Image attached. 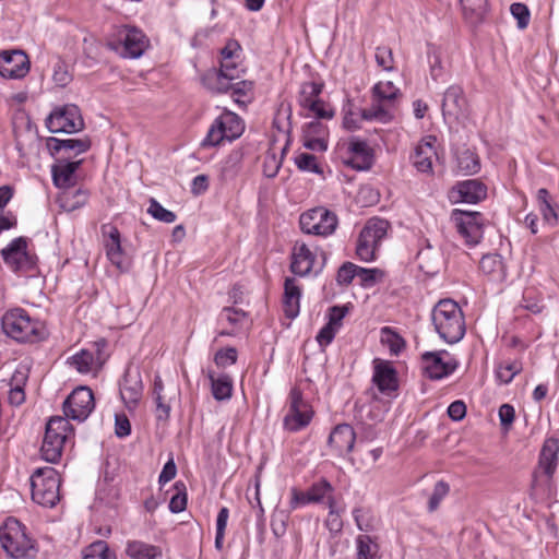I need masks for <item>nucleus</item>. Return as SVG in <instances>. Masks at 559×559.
<instances>
[{"mask_svg":"<svg viewBox=\"0 0 559 559\" xmlns=\"http://www.w3.org/2000/svg\"><path fill=\"white\" fill-rule=\"evenodd\" d=\"M431 319L439 336L449 344L461 341L465 334L464 314L452 299L440 300L432 309Z\"/></svg>","mask_w":559,"mask_h":559,"instance_id":"obj_1","label":"nucleus"},{"mask_svg":"<svg viewBox=\"0 0 559 559\" xmlns=\"http://www.w3.org/2000/svg\"><path fill=\"white\" fill-rule=\"evenodd\" d=\"M0 544L11 559H35L38 549L26 527L16 519L9 518L0 527Z\"/></svg>","mask_w":559,"mask_h":559,"instance_id":"obj_2","label":"nucleus"},{"mask_svg":"<svg viewBox=\"0 0 559 559\" xmlns=\"http://www.w3.org/2000/svg\"><path fill=\"white\" fill-rule=\"evenodd\" d=\"M1 325L9 337L20 343H35L45 338L43 324L32 319L22 308L8 310L2 317Z\"/></svg>","mask_w":559,"mask_h":559,"instance_id":"obj_3","label":"nucleus"},{"mask_svg":"<svg viewBox=\"0 0 559 559\" xmlns=\"http://www.w3.org/2000/svg\"><path fill=\"white\" fill-rule=\"evenodd\" d=\"M399 95L400 90L391 81L378 82L372 87V103L361 111V117L367 121L390 122L394 118L393 107Z\"/></svg>","mask_w":559,"mask_h":559,"instance_id":"obj_4","label":"nucleus"},{"mask_svg":"<svg viewBox=\"0 0 559 559\" xmlns=\"http://www.w3.org/2000/svg\"><path fill=\"white\" fill-rule=\"evenodd\" d=\"M32 499L34 502L52 508L59 501L60 477L52 467L37 468L31 476Z\"/></svg>","mask_w":559,"mask_h":559,"instance_id":"obj_5","label":"nucleus"},{"mask_svg":"<svg viewBox=\"0 0 559 559\" xmlns=\"http://www.w3.org/2000/svg\"><path fill=\"white\" fill-rule=\"evenodd\" d=\"M245 130L242 120L231 111H225L210 127L202 146H216L225 140L231 142L238 139Z\"/></svg>","mask_w":559,"mask_h":559,"instance_id":"obj_6","label":"nucleus"},{"mask_svg":"<svg viewBox=\"0 0 559 559\" xmlns=\"http://www.w3.org/2000/svg\"><path fill=\"white\" fill-rule=\"evenodd\" d=\"M4 264L14 273H26L35 269L36 258L28 252V238L17 237L0 251Z\"/></svg>","mask_w":559,"mask_h":559,"instance_id":"obj_7","label":"nucleus"},{"mask_svg":"<svg viewBox=\"0 0 559 559\" xmlns=\"http://www.w3.org/2000/svg\"><path fill=\"white\" fill-rule=\"evenodd\" d=\"M299 224L306 234L326 237L335 231L338 219L334 212L318 206L302 213Z\"/></svg>","mask_w":559,"mask_h":559,"instance_id":"obj_8","label":"nucleus"},{"mask_svg":"<svg viewBox=\"0 0 559 559\" xmlns=\"http://www.w3.org/2000/svg\"><path fill=\"white\" fill-rule=\"evenodd\" d=\"M288 400V408L284 416L283 426L286 430L296 432L310 424L313 411L308 402L304 400L302 392L297 388L290 390Z\"/></svg>","mask_w":559,"mask_h":559,"instance_id":"obj_9","label":"nucleus"},{"mask_svg":"<svg viewBox=\"0 0 559 559\" xmlns=\"http://www.w3.org/2000/svg\"><path fill=\"white\" fill-rule=\"evenodd\" d=\"M46 127L51 133H75L83 130L84 121L78 106L66 105L47 117Z\"/></svg>","mask_w":559,"mask_h":559,"instance_id":"obj_10","label":"nucleus"},{"mask_svg":"<svg viewBox=\"0 0 559 559\" xmlns=\"http://www.w3.org/2000/svg\"><path fill=\"white\" fill-rule=\"evenodd\" d=\"M457 233L464 238L466 245L475 246L483 238V215L479 212H468L459 209L451 214Z\"/></svg>","mask_w":559,"mask_h":559,"instance_id":"obj_11","label":"nucleus"},{"mask_svg":"<svg viewBox=\"0 0 559 559\" xmlns=\"http://www.w3.org/2000/svg\"><path fill=\"white\" fill-rule=\"evenodd\" d=\"M95 407L93 391L87 386H80L63 402L64 418L79 423L84 421Z\"/></svg>","mask_w":559,"mask_h":559,"instance_id":"obj_12","label":"nucleus"},{"mask_svg":"<svg viewBox=\"0 0 559 559\" xmlns=\"http://www.w3.org/2000/svg\"><path fill=\"white\" fill-rule=\"evenodd\" d=\"M559 440L555 437L547 438L539 452L538 465L533 474V483L537 485L540 481L548 483L558 466L559 462Z\"/></svg>","mask_w":559,"mask_h":559,"instance_id":"obj_13","label":"nucleus"},{"mask_svg":"<svg viewBox=\"0 0 559 559\" xmlns=\"http://www.w3.org/2000/svg\"><path fill=\"white\" fill-rule=\"evenodd\" d=\"M103 245L106 251V257L120 272H128L130 269V261L121 246V235L118 228L112 224H104L100 228Z\"/></svg>","mask_w":559,"mask_h":559,"instance_id":"obj_14","label":"nucleus"},{"mask_svg":"<svg viewBox=\"0 0 559 559\" xmlns=\"http://www.w3.org/2000/svg\"><path fill=\"white\" fill-rule=\"evenodd\" d=\"M321 91L322 85L314 82L302 84L299 95V105L308 109L319 119H331L334 116V111L323 100L319 99Z\"/></svg>","mask_w":559,"mask_h":559,"instance_id":"obj_15","label":"nucleus"},{"mask_svg":"<svg viewBox=\"0 0 559 559\" xmlns=\"http://www.w3.org/2000/svg\"><path fill=\"white\" fill-rule=\"evenodd\" d=\"M444 356H449L445 350L426 352L423 354V369L429 379H442L456 369L457 361L454 358L445 360Z\"/></svg>","mask_w":559,"mask_h":559,"instance_id":"obj_16","label":"nucleus"},{"mask_svg":"<svg viewBox=\"0 0 559 559\" xmlns=\"http://www.w3.org/2000/svg\"><path fill=\"white\" fill-rule=\"evenodd\" d=\"M442 115L445 120L457 121L467 115V100L460 85H451L447 88L442 99Z\"/></svg>","mask_w":559,"mask_h":559,"instance_id":"obj_17","label":"nucleus"},{"mask_svg":"<svg viewBox=\"0 0 559 559\" xmlns=\"http://www.w3.org/2000/svg\"><path fill=\"white\" fill-rule=\"evenodd\" d=\"M29 71V60L22 50L0 52V75L7 79H22Z\"/></svg>","mask_w":559,"mask_h":559,"instance_id":"obj_18","label":"nucleus"},{"mask_svg":"<svg viewBox=\"0 0 559 559\" xmlns=\"http://www.w3.org/2000/svg\"><path fill=\"white\" fill-rule=\"evenodd\" d=\"M372 382L382 394L390 395L397 390V373L390 361L379 358L373 360Z\"/></svg>","mask_w":559,"mask_h":559,"instance_id":"obj_19","label":"nucleus"},{"mask_svg":"<svg viewBox=\"0 0 559 559\" xmlns=\"http://www.w3.org/2000/svg\"><path fill=\"white\" fill-rule=\"evenodd\" d=\"M120 55L123 58L136 59L147 49L150 41L145 34L135 27L126 28L121 36Z\"/></svg>","mask_w":559,"mask_h":559,"instance_id":"obj_20","label":"nucleus"},{"mask_svg":"<svg viewBox=\"0 0 559 559\" xmlns=\"http://www.w3.org/2000/svg\"><path fill=\"white\" fill-rule=\"evenodd\" d=\"M487 195V187L477 179L460 181L452 190L455 202L478 203Z\"/></svg>","mask_w":559,"mask_h":559,"instance_id":"obj_21","label":"nucleus"},{"mask_svg":"<svg viewBox=\"0 0 559 559\" xmlns=\"http://www.w3.org/2000/svg\"><path fill=\"white\" fill-rule=\"evenodd\" d=\"M143 384L138 370H127L120 384V395L129 409L134 408L142 397Z\"/></svg>","mask_w":559,"mask_h":559,"instance_id":"obj_22","label":"nucleus"},{"mask_svg":"<svg viewBox=\"0 0 559 559\" xmlns=\"http://www.w3.org/2000/svg\"><path fill=\"white\" fill-rule=\"evenodd\" d=\"M97 357H94V354L87 349H82L78 354L73 355L68 359V362L75 368L80 373H88L94 369L95 364L97 362L102 366L105 361V357L103 356V350L107 346V342L105 340H100L95 343Z\"/></svg>","mask_w":559,"mask_h":559,"instance_id":"obj_23","label":"nucleus"},{"mask_svg":"<svg viewBox=\"0 0 559 559\" xmlns=\"http://www.w3.org/2000/svg\"><path fill=\"white\" fill-rule=\"evenodd\" d=\"M355 440L354 428L348 424H341L331 431L328 443L338 455H345L353 450Z\"/></svg>","mask_w":559,"mask_h":559,"instance_id":"obj_24","label":"nucleus"},{"mask_svg":"<svg viewBox=\"0 0 559 559\" xmlns=\"http://www.w3.org/2000/svg\"><path fill=\"white\" fill-rule=\"evenodd\" d=\"M74 435L73 427L69 420L61 416L51 417L46 424L45 439L64 447Z\"/></svg>","mask_w":559,"mask_h":559,"instance_id":"obj_25","label":"nucleus"},{"mask_svg":"<svg viewBox=\"0 0 559 559\" xmlns=\"http://www.w3.org/2000/svg\"><path fill=\"white\" fill-rule=\"evenodd\" d=\"M314 254L306 243H296L292 252L290 271L299 276H306L311 273L314 266Z\"/></svg>","mask_w":559,"mask_h":559,"instance_id":"obj_26","label":"nucleus"},{"mask_svg":"<svg viewBox=\"0 0 559 559\" xmlns=\"http://www.w3.org/2000/svg\"><path fill=\"white\" fill-rule=\"evenodd\" d=\"M348 152L353 155L347 164L355 169L364 170L370 168L372 155L365 140L352 138L348 143Z\"/></svg>","mask_w":559,"mask_h":559,"instance_id":"obj_27","label":"nucleus"},{"mask_svg":"<svg viewBox=\"0 0 559 559\" xmlns=\"http://www.w3.org/2000/svg\"><path fill=\"white\" fill-rule=\"evenodd\" d=\"M435 141L436 139L430 136L429 140L421 141L415 148L412 160L414 167L420 173H432V157L436 156L432 145Z\"/></svg>","mask_w":559,"mask_h":559,"instance_id":"obj_28","label":"nucleus"},{"mask_svg":"<svg viewBox=\"0 0 559 559\" xmlns=\"http://www.w3.org/2000/svg\"><path fill=\"white\" fill-rule=\"evenodd\" d=\"M301 290L296 284V280L287 277L284 283L283 308L287 318L294 319L298 316L300 309Z\"/></svg>","mask_w":559,"mask_h":559,"instance_id":"obj_29","label":"nucleus"},{"mask_svg":"<svg viewBox=\"0 0 559 559\" xmlns=\"http://www.w3.org/2000/svg\"><path fill=\"white\" fill-rule=\"evenodd\" d=\"M82 160H59L51 169L53 183L59 188H71L74 183V175Z\"/></svg>","mask_w":559,"mask_h":559,"instance_id":"obj_30","label":"nucleus"},{"mask_svg":"<svg viewBox=\"0 0 559 559\" xmlns=\"http://www.w3.org/2000/svg\"><path fill=\"white\" fill-rule=\"evenodd\" d=\"M126 555L130 559H160L162 548L142 540L131 539L126 543Z\"/></svg>","mask_w":559,"mask_h":559,"instance_id":"obj_31","label":"nucleus"},{"mask_svg":"<svg viewBox=\"0 0 559 559\" xmlns=\"http://www.w3.org/2000/svg\"><path fill=\"white\" fill-rule=\"evenodd\" d=\"M91 140L87 136L82 139H66L60 140L57 138H49L47 140V146L52 153H59L62 150L73 151L76 154L85 153L91 147Z\"/></svg>","mask_w":559,"mask_h":559,"instance_id":"obj_32","label":"nucleus"},{"mask_svg":"<svg viewBox=\"0 0 559 559\" xmlns=\"http://www.w3.org/2000/svg\"><path fill=\"white\" fill-rule=\"evenodd\" d=\"M480 271L493 281H503L506 278V267L500 254H486L479 262Z\"/></svg>","mask_w":559,"mask_h":559,"instance_id":"obj_33","label":"nucleus"},{"mask_svg":"<svg viewBox=\"0 0 559 559\" xmlns=\"http://www.w3.org/2000/svg\"><path fill=\"white\" fill-rule=\"evenodd\" d=\"M389 222L382 218H370L360 231L364 239L370 240L376 246H380L382 239L386 236Z\"/></svg>","mask_w":559,"mask_h":559,"instance_id":"obj_34","label":"nucleus"},{"mask_svg":"<svg viewBox=\"0 0 559 559\" xmlns=\"http://www.w3.org/2000/svg\"><path fill=\"white\" fill-rule=\"evenodd\" d=\"M27 381V374L23 370H16L11 378V389L8 400L11 405L20 406L25 401L24 385Z\"/></svg>","mask_w":559,"mask_h":559,"instance_id":"obj_35","label":"nucleus"},{"mask_svg":"<svg viewBox=\"0 0 559 559\" xmlns=\"http://www.w3.org/2000/svg\"><path fill=\"white\" fill-rule=\"evenodd\" d=\"M356 559H379V545L369 535L361 534L356 537Z\"/></svg>","mask_w":559,"mask_h":559,"instance_id":"obj_36","label":"nucleus"},{"mask_svg":"<svg viewBox=\"0 0 559 559\" xmlns=\"http://www.w3.org/2000/svg\"><path fill=\"white\" fill-rule=\"evenodd\" d=\"M333 492V486L326 479H321L318 483L312 484L308 489L307 500L310 502H322L326 499L328 506H330V501L335 500Z\"/></svg>","mask_w":559,"mask_h":559,"instance_id":"obj_37","label":"nucleus"},{"mask_svg":"<svg viewBox=\"0 0 559 559\" xmlns=\"http://www.w3.org/2000/svg\"><path fill=\"white\" fill-rule=\"evenodd\" d=\"M209 379L211 381L212 394L215 400L224 401L231 396L233 383L229 376L224 374L215 378L213 372H209Z\"/></svg>","mask_w":559,"mask_h":559,"instance_id":"obj_38","label":"nucleus"},{"mask_svg":"<svg viewBox=\"0 0 559 559\" xmlns=\"http://www.w3.org/2000/svg\"><path fill=\"white\" fill-rule=\"evenodd\" d=\"M456 164L463 175H473L480 169L479 157L469 150H463L457 154Z\"/></svg>","mask_w":559,"mask_h":559,"instance_id":"obj_39","label":"nucleus"},{"mask_svg":"<svg viewBox=\"0 0 559 559\" xmlns=\"http://www.w3.org/2000/svg\"><path fill=\"white\" fill-rule=\"evenodd\" d=\"M87 198H88V194H87V191H85V190L68 189L62 193V195L60 198L61 206L66 211L72 212V211H75L76 209H80L81 206H83L86 203Z\"/></svg>","mask_w":559,"mask_h":559,"instance_id":"obj_40","label":"nucleus"},{"mask_svg":"<svg viewBox=\"0 0 559 559\" xmlns=\"http://www.w3.org/2000/svg\"><path fill=\"white\" fill-rule=\"evenodd\" d=\"M463 12L471 23L480 22L487 12V0H460Z\"/></svg>","mask_w":559,"mask_h":559,"instance_id":"obj_41","label":"nucleus"},{"mask_svg":"<svg viewBox=\"0 0 559 559\" xmlns=\"http://www.w3.org/2000/svg\"><path fill=\"white\" fill-rule=\"evenodd\" d=\"M83 559H117L105 540L92 543L84 552Z\"/></svg>","mask_w":559,"mask_h":559,"instance_id":"obj_42","label":"nucleus"},{"mask_svg":"<svg viewBox=\"0 0 559 559\" xmlns=\"http://www.w3.org/2000/svg\"><path fill=\"white\" fill-rule=\"evenodd\" d=\"M521 362L516 360L503 361L498 365L496 376L500 382L507 384L510 383L513 380V378L521 372Z\"/></svg>","mask_w":559,"mask_h":559,"instance_id":"obj_43","label":"nucleus"},{"mask_svg":"<svg viewBox=\"0 0 559 559\" xmlns=\"http://www.w3.org/2000/svg\"><path fill=\"white\" fill-rule=\"evenodd\" d=\"M235 79H229V76L223 75L222 72H215L205 78V82L212 91H216L218 93H229L231 92L233 81Z\"/></svg>","mask_w":559,"mask_h":559,"instance_id":"obj_44","label":"nucleus"},{"mask_svg":"<svg viewBox=\"0 0 559 559\" xmlns=\"http://www.w3.org/2000/svg\"><path fill=\"white\" fill-rule=\"evenodd\" d=\"M381 342L395 355H397L405 346L404 340L389 326L381 329Z\"/></svg>","mask_w":559,"mask_h":559,"instance_id":"obj_45","label":"nucleus"},{"mask_svg":"<svg viewBox=\"0 0 559 559\" xmlns=\"http://www.w3.org/2000/svg\"><path fill=\"white\" fill-rule=\"evenodd\" d=\"M295 164L301 171H308L313 174H322L323 170L320 167L318 159L310 153H299L295 157Z\"/></svg>","mask_w":559,"mask_h":559,"instance_id":"obj_46","label":"nucleus"},{"mask_svg":"<svg viewBox=\"0 0 559 559\" xmlns=\"http://www.w3.org/2000/svg\"><path fill=\"white\" fill-rule=\"evenodd\" d=\"M147 213L155 219L167 224L174 223L177 218L174 212L165 209L158 201L153 198L150 200Z\"/></svg>","mask_w":559,"mask_h":559,"instance_id":"obj_47","label":"nucleus"},{"mask_svg":"<svg viewBox=\"0 0 559 559\" xmlns=\"http://www.w3.org/2000/svg\"><path fill=\"white\" fill-rule=\"evenodd\" d=\"M357 277L360 280V285L365 288L373 286L384 277V272L380 269H365L358 266Z\"/></svg>","mask_w":559,"mask_h":559,"instance_id":"obj_48","label":"nucleus"},{"mask_svg":"<svg viewBox=\"0 0 559 559\" xmlns=\"http://www.w3.org/2000/svg\"><path fill=\"white\" fill-rule=\"evenodd\" d=\"M449 491H450V486L448 483H445L444 480L437 481L433 487V491L428 501V511L429 512L436 511L439 508L440 502L449 493Z\"/></svg>","mask_w":559,"mask_h":559,"instance_id":"obj_49","label":"nucleus"},{"mask_svg":"<svg viewBox=\"0 0 559 559\" xmlns=\"http://www.w3.org/2000/svg\"><path fill=\"white\" fill-rule=\"evenodd\" d=\"M364 109H358L357 111H354L353 105L348 103L344 108V118H343V126L347 130H357L360 128L361 120H366L361 117V111Z\"/></svg>","mask_w":559,"mask_h":559,"instance_id":"obj_50","label":"nucleus"},{"mask_svg":"<svg viewBox=\"0 0 559 559\" xmlns=\"http://www.w3.org/2000/svg\"><path fill=\"white\" fill-rule=\"evenodd\" d=\"M177 492L171 497L169 502V510L173 513L182 512L187 507V492L186 486L181 481L175 484Z\"/></svg>","mask_w":559,"mask_h":559,"instance_id":"obj_51","label":"nucleus"},{"mask_svg":"<svg viewBox=\"0 0 559 559\" xmlns=\"http://www.w3.org/2000/svg\"><path fill=\"white\" fill-rule=\"evenodd\" d=\"M378 246L370 240L361 238L359 235L356 246V253L361 261L369 262L376 258Z\"/></svg>","mask_w":559,"mask_h":559,"instance_id":"obj_52","label":"nucleus"},{"mask_svg":"<svg viewBox=\"0 0 559 559\" xmlns=\"http://www.w3.org/2000/svg\"><path fill=\"white\" fill-rule=\"evenodd\" d=\"M353 516L358 530L362 532H371L374 530V522L368 510L362 508H355L353 511Z\"/></svg>","mask_w":559,"mask_h":559,"instance_id":"obj_53","label":"nucleus"},{"mask_svg":"<svg viewBox=\"0 0 559 559\" xmlns=\"http://www.w3.org/2000/svg\"><path fill=\"white\" fill-rule=\"evenodd\" d=\"M63 447L49 441L48 439L43 440L40 448L41 456L49 463H57L62 454Z\"/></svg>","mask_w":559,"mask_h":559,"instance_id":"obj_54","label":"nucleus"},{"mask_svg":"<svg viewBox=\"0 0 559 559\" xmlns=\"http://www.w3.org/2000/svg\"><path fill=\"white\" fill-rule=\"evenodd\" d=\"M510 12L512 16L518 22V27L520 29H524L527 27L530 23L531 13L526 4L521 2L512 3L510 7Z\"/></svg>","mask_w":559,"mask_h":559,"instance_id":"obj_55","label":"nucleus"},{"mask_svg":"<svg viewBox=\"0 0 559 559\" xmlns=\"http://www.w3.org/2000/svg\"><path fill=\"white\" fill-rule=\"evenodd\" d=\"M376 62L385 71H392L393 66V53L392 49L388 46H379L376 49Z\"/></svg>","mask_w":559,"mask_h":559,"instance_id":"obj_56","label":"nucleus"},{"mask_svg":"<svg viewBox=\"0 0 559 559\" xmlns=\"http://www.w3.org/2000/svg\"><path fill=\"white\" fill-rule=\"evenodd\" d=\"M329 507V514L325 520V526L331 533H340L343 527V522L340 513L336 510V501L331 500Z\"/></svg>","mask_w":559,"mask_h":559,"instance_id":"obj_57","label":"nucleus"},{"mask_svg":"<svg viewBox=\"0 0 559 559\" xmlns=\"http://www.w3.org/2000/svg\"><path fill=\"white\" fill-rule=\"evenodd\" d=\"M358 265L345 262L337 271L336 282L340 285H349L354 277H357Z\"/></svg>","mask_w":559,"mask_h":559,"instance_id":"obj_58","label":"nucleus"},{"mask_svg":"<svg viewBox=\"0 0 559 559\" xmlns=\"http://www.w3.org/2000/svg\"><path fill=\"white\" fill-rule=\"evenodd\" d=\"M214 361L217 367H226L228 365H234L237 361V349L235 347H227L219 349L215 356Z\"/></svg>","mask_w":559,"mask_h":559,"instance_id":"obj_59","label":"nucleus"},{"mask_svg":"<svg viewBox=\"0 0 559 559\" xmlns=\"http://www.w3.org/2000/svg\"><path fill=\"white\" fill-rule=\"evenodd\" d=\"M52 79L59 86H66L71 82L72 76L68 71L67 64L62 60H58L56 62Z\"/></svg>","mask_w":559,"mask_h":559,"instance_id":"obj_60","label":"nucleus"},{"mask_svg":"<svg viewBox=\"0 0 559 559\" xmlns=\"http://www.w3.org/2000/svg\"><path fill=\"white\" fill-rule=\"evenodd\" d=\"M252 87H253L252 82L246 81V80H240V81L233 83L230 93L236 103L245 104V102L241 100V97L247 96L252 91Z\"/></svg>","mask_w":559,"mask_h":559,"instance_id":"obj_61","label":"nucleus"},{"mask_svg":"<svg viewBox=\"0 0 559 559\" xmlns=\"http://www.w3.org/2000/svg\"><path fill=\"white\" fill-rule=\"evenodd\" d=\"M348 312L347 306H333L329 309V324L337 330L342 326V321Z\"/></svg>","mask_w":559,"mask_h":559,"instance_id":"obj_62","label":"nucleus"},{"mask_svg":"<svg viewBox=\"0 0 559 559\" xmlns=\"http://www.w3.org/2000/svg\"><path fill=\"white\" fill-rule=\"evenodd\" d=\"M245 317V311L231 307H225L221 312V319L226 320L231 325L238 324Z\"/></svg>","mask_w":559,"mask_h":559,"instance_id":"obj_63","label":"nucleus"},{"mask_svg":"<svg viewBox=\"0 0 559 559\" xmlns=\"http://www.w3.org/2000/svg\"><path fill=\"white\" fill-rule=\"evenodd\" d=\"M337 332V329L332 326L331 324L326 323L318 333L317 341L320 346L324 347L328 346L333 338L335 337V334Z\"/></svg>","mask_w":559,"mask_h":559,"instance_id":"obj_64","label":"nucleus"}]
</instances>
